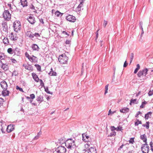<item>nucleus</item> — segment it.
<instances>
[{
  "instance_id": "f257e3e1",
  "label": "nucleus",
  "mask_w": 153,
  "mask_h": 153,
  "mask_svg": "<svg viewBox=\"0 0 153 153\" xmlns=\"http://www.w3.org/2000/svg\"><path fill=\"white\" fill-rule=\"evenodd\" d=\"M65 144L66 147L68 149H74L76 147L75 142L72 139L67 140L65 142Z\"/></svg>"
},
{
  "instance_id": "f03ea898",
  "label": "nucleus",
  "mask_w": 153,
  "mask_h": 153,
  "mask_svg": "<svg viewBox=\"0 0 153 153\" xmlns=\"http://www.w3.org/2000/svg\"><path fill=\"white\" fill-rule=\"evenodd\" d=\"M68 60V57L64 53L60 55L58 58L59 62L62 64H66Z\"/></svg>"
},
{
  "instance_id": "7ed1b4c3",
  "label": "nucleus",
  "mask_w": 153,
  "mask_h": 153,
  "mask_svg": "<svg viewBox=\"0 0 153 153\" xmlns=\"http://www.w3.org/2000/svg\"><path fill=\"white\" fill-rule=\"evenodd\" d=\"M141 149L143 153H149V148L147 143H144L142 145Z\"/></svg>"
},
{
  "instance_id": "20e7f679",
  "label": "nucleus",
  "mask_w": 153,
  "mask_h": 153,
  "mask_svg": "<svg viewBox=\"0 0 153 153\" xmlns=\"http://www.w3.org/2000/svg\"><path fill=\"white\" fill-rule=\"evenodd\" d=\"M13 27L14 30L16 32H18L20 30L21 27V25L20 22L16 21L14 22Z\"/></svg>"
},
{
  "instance_id": "39448f33",
  "label": "nucleus",
  "mask_w": 153,
  "mask_h": 153,
  "mask_svg": "<svg viewBox=\"0 0 153 153\" xmlns=\"http://www.w3.org/2000/svg\"><path fill=\"white\" fill-rule=\"evenodd\" d=\"M3 15L4 19L7 21H9L11 18V15L7 10L4 11L3 13Z\"/></svg>"
},
{
  "instance_id": "423d86ee",
  "label": "nucleus",
  "mask_w": 153,
  "mask_h": 153,
  "mask_svg": "<svg viewBox=\"0 0 153 153\" xmlns=\"http://www.w3.org/2000/svg\"><path fill=\"white\" fill-rule=\"evenodd\" d=\"M148 70L147 68H145L142 70L140 71L137 74V76L140 77L142 76H146Z\"/></svg>"
},
{
  "instance_id": "0eeeda50",
  "label": "nucleus",
  "mask_w": 153,
  "mask_h": 153,
  "mask_svg": "<svg viewBox=\"0 0 153 153\" xmlns=\"http://www.w3.org/2000/svg\"><path fill=\"white\" fill-rule=\"evenodd\" d=\"M66 19L70 22H74L76 21V18L73 15H69L66 17Z\"/></svg>"
},
{
  "instance_id": "6e6552de",
  "label": "nucleus",
  "mask_w": 153,
  "mask_h": 153,
  "mask_svg": "<svg viewBox=\"0 0 153 153\" xmlns=\"http://www.w3.org/2000/svg\"><path fill=\"white\" fill-rule=\"evenodd\" d=\"M57 150L58 153H65L66 150V148L62 146L58 147Z\"/></svg>"
},
{
  "instance_id": "1a4fd4ad",
  "label": "nucleus",
  "mask_w": 153,
  "mask_h": 153,
  "mask_svg": "<svg viewBox=\"0 0 153 153\" xmlns=\"http://www.w3.org/2000/svg\"><path fill=\"white\" fill-rule=\"evenodd\" d=\"M9 37V39L12 41H16L18 38V37L16 36V34L13 32H12L11 33Z\"/></svg>"
},
{
  "instance_id": "9d476101",
  "label": "nucleus",
  "mask_w": 153,
  "mask_h": 153,
  "mask_svg": "<svg viewBox=\"0 0 153 153\" xmlns=\"http://www.w3.org/2000/svg\"><path fill=\"white\" fill-rule=\"evenodd\" d=\"M0 85L3 89H7V82L4 80H3L1 82Z\"/></svg>"
},
{
  "instance_id": "9b49d317",
  "label": "nucleus",
  "mask_w": 153,
  "mask_h": 153,
  "mask_svg": "<svg viewBox=\"0 0 153 153\" xmlns=\"http://www.w3.org/2000/svg\"><path fill=\"white\" fill-rule=\"evenodd\" d=\"M8 7L9 8V10L12 12H13L16 11L17 8L16 6L13 5H12L10 3L7 4Z\"/></svg>"
},
{
  "instance_id": "f8f14e48",
  "label": "nucleus",
  "mask_w": 153,
  "mask_h": 153,
  "mask_svg": "<svg viewBox=\"0 0 153 153\" xmlns=\"http://www.w3.org/2000/svg\"><path fill=\"white\" fill-rule=\"evenodd\" d=\"M14 129V126L12 124H10L7 126V131L9 133L13 131Z\"/></svg>"
},
{
  "instance_id": "ddd939ff",
  "label": "nucleus",
  "mask_w": 153,
  "mask_h": 153,
  "mask_svg": "<svg viewBox=\"0 0 153 153\" xmlns=\"http://www.w3.org/2000/svg\"><path fill=\"white\" fill-rule=\"evenodd\" d=\"M3 90V91L1 92V94L4 97L8 96L10 93L9 91L7 90V89H4Z\"/></svg>"
},
{
  "instance_id": "4468645a",
  "label": "nucleus",
  "mask_w": 153,
  "mask_h": 153,
  "mask_svg": "<svg viewBox=\"0 0 153 153\" xmlns=\"http://www.w3.org/2000/svg\"><path fill=\"white\" fill-rule=\"evenodd\" d=\"M28 22L32 24H34L35 22V18L33 16H29V18L28 19Z\"/></svg>"
},
{
  "instance_id": "2eb2a0df",
  "label": "nucleus",
  "mask_w": 153,
  "mask_h": 153,
  "mask_svg": "<svg viewBox=\"0 0 153 153\" xmlns=\"http://www.w3.org/2000/svg\"><path fill=\"white\" fill-rule=\"evenodd\" d=\"M9 65L7 64L3 63L1 66V68L4 71H7L9 69Z\"/></svg>"
},
{
  "instance_id": "dca6fc26",
  "label": "nucleus",
  "mask_w": 153,
  "mask_h": 153,
  "mask_svg": "<svg viewBox=\"0 0 153 153\" xmlns=\"http://www.w3.org/2000/svg\"><path fill=\"white\" fill-rule=\"evenodd\" d=\"M23 66L25 67V69L29 71H32L33 70L32 67L30 65L26 64H24L23 65Z\"/></svg>"
},
{
  "instance_id": "f3484780",
  "label": "nucleus",
  "mask_w": 153,
  "mask_h": 153,
  "mask_svg": "<svg viewBox=\"0 0 153 153\" xmlns=\"http://www.w3.org/2000/svg\"><path fill=\"white\" fill-rule=\"evenodd\" d=\"M32 75L33 78L36 82H39V79L37 75L35 73H32Z\"/></svg>"
},
{
  "instance_id": "a211bd4d",
  "label": "nucleus",
  "mask_w": 153,
  "mask_h": 153,
  "mask_svg": "<svg viewBox=\"0 0 153 153\" xmlns=\"http://www.w3.org/2000/svg\"><path fill=\"white\" fill-rule=\"evenodd\" d=\"M140 139L142 140L145 143H147V138L146 135L145 134H143L141 135L140 136Z\"/></svg>"
},
{
  "instance_id": "6ab92c4d",
  "label": "nucleus",
  "mask_w": 153,
  "mask_h": 153,
  "mask_svg": "<svg viewBox=\"0 0 153 153\" xmlns=\"http://www.w3.org/2000/svg\"><path fill=\"white\" fill-rule=\"evenodd\" d=\"M91 144L90 142H88L85 145V149L84 150L85 151H86L87 150L88 151L89 147L90 146V145Z\"/></svg>"
},
{
  "instance_id": "aec40b11",
  "label": "nucleus",
  "mask_w": 153,
  "mask_h": 153,
  "mask_svg": "<svg viewBox=\"0 0 153 153\" xmlns=\"http://www.w3.org/2000/svg\"><path fill=\"white\" fill-rule=\"evenodd\" d=\"M88 153H97L96 149L94 147H91L88 151Z\"/></svg>"
},
{
  "instance_id": "412c9836",
  "label": "nucleus",
  "mask_w": 153,
  "mask_h": 153,
  "mask_svg": "<svg viewBox=\"0 0 153 153\" xmlns=\"http://www.w3.org/2000/svg\"><path fill=\"white\" fill-rule=\"evenodd\" d=\"M129 109L128 108L124 107L123 108L120 110V111L121 113H127L129 111Z\"/></svg>"
},
{
  "instance_id": "4be33fe9",
  "label": "nucleus",
  "mask_w": 153,
  "mask_h": 153,
  "mask_svg": "<svg viewBox=\"0 0 153 153\" xmlns=\"http://www.w3.org/2000/svg\"><path fill=\"white\" fill-rule=\"evenodd\" d=\"M27 36L30 38H33V34L30 31H28L26 33Z\"/></svg>"
},
{
  "instance_id": "5701e85b",
  "label": "nucleus",
  "mask_w": 153,
  "mask_h": 153,
  "mask_svg": "<svg viewBox=\"0 0 153 153\" xmlns=\"http://www.w3.org/2000/svg\"><path fill=\"white\" fill-rule=\"evenodd\" d=\"M21 3L23 7L27 6V0H21Z\"/></svg>"
},
{
  "instance_id": "b1692460",
  "label": "nucleus",
  "mask_w": 153,
  "mask_h": 153,
  "mask_svg": "<svg viewBox=\"0 0 153 153\" xmlns=\"http://www.w3.org/2000/svg\"><path fill=\"white\" fill-rule=\"evenodd\" d=\"M32 48L33 51H38L39 48L38 46L35 44H33L32 45Z\"/></svg>"
},
{
  "instance_id": "393cba45",
  "label": "nucleus",
  "mask_w": 153,
  "mask_h": 153,
  "mask_svg": "<svg viewBox=\"0 0 153 153\" xmlns=\"http://www.w3.org/2000/svg\"><path fill=\"white\" fill-rule=\"evenodd\" d=\"M29 58L30 59H29V60L32 62H36V61L37 57L33 56H31Z\"/></svg>"
},
{
  "instance_id": "a878e982",
  "label": "nucleus",
  "mask_w": 153,
  "mask_h": 153,
  "mask_svg": "<svg viewBox=\"0 0 153 153\" xmlns=\"http://www.w3.org/2000/svg\"><path fill=\"white\" fill-rule=\"evenodd\" d=\"M152 114V112L150 111L146 114L145 116V118L146 119H148L149 117H150L151 116Z\"/></svg>"
},
{
  "instance_id": "bb28decb",
  "label": "nucleus",
  "mask_w": 153,
  "mask_h": 153,
  "mask_svg": "<svg viewBox=\"0 0 153 153\" xmlns=\"http://www.w3.org/2000/svg\"><path fill=\"white\" fill-rule=\"evenodd\" d=\"M49 74L50 76H56L57 75V74L56 72H54L52 68H51V71L49 73Z\"/></svg>"
},
{
  "instance_id": "cd10ccee",
  "label": "nucleus",
  "mask_w": 153,
  "mask_h": 153,
  "mask_svg": "<svg viewBox=\"0 0 153 153\" xmlns=\"http://www.w3.org/2000/svg\"><path fill=\"white\" fill-rule=\"evenodd\" d=\"M5 58V56L4 54L2 53H0V59L1 60L4 59Z\"/></svg>"
},
{
  "instance_id": "c85d7f7f",
  "label": "nucleus",
  "mask_w": 153,
  "mask_h": 153,
  "mask_svg": "<svg viewBox=\"0 0 153 153\" xmlns=\"http://www.w3.org/2000/svg\"><path fill=\"white\" fill-rule=\"evenodd\" d=\"M62 14H63V13H60V12H59L58 11H57L55 13V15L57 17H59L60 16H62Z\"/></svg>"
},
{
  "instance_id": "c756f323",
  "label": "nucleus",
  "mask_w": 153,
  "mask_h": 153,
  "mask_svg": "<svg viewBox=\"0 0 153 153\" xmlns=\"http://www.w3.org/2000/svg\"><path fill=\"white\" fill-rule=\"evenodd\" d=\"M147 103V102L146 101H144L142 102L141 105H140V107L141 108H143L145 107V105Z\"/></svg>"
},
{
  "instance_id": "7c9ffc66",
  "label": "nucleus",
  "mask_w": 153,
  "mask_h": 153,
  "mask_svg": "<svg viewBox=\"0 0 153 153\" xmlns=\"http://www.w3.org/2000/svg\"><path fill=\"white\" fill-rule=\"evenodd\" d=\"M140 69V65L139 64H137V68L135 69V70H134V73L136 74Z\"/></svg>"
},
{
  "instance_id": "2f4dec72",
  "label": "nucleus",
  "mask_w": 153,
  "mask_h": 153,
  "mask_svg": "<svg viewBox=\"0 0 153 153\" xmlns=\"http://www.w3.org/2000/svg\"><path fill=\"white\" fill-rule=\"evenodd\" d=\"M3 42L5 44H8L9 43L8 39L7 38H4L3 39Z\"/></svg>"
},
{
  "instance_id": "473e14b6",
  "label": "nucleus",
  "mask_w": 153,
  "mask_h": 153,
  "mask_svg": "<svg viewBox=\"0 0 153 153\" xmlns=\"http://www.w3.org/2000/svg\"><path fill=\"white\" fill-rule=\"evenodd\" d=\"M85 137L87 139H88L89 138V137L87 135H84L83 134H82L83 140L85 142H87V141L85 139Z\"/></svg>"
},
{
  "instance_id": "72a5a7b5",
  "label": "nucleus",
  "mask_w": 153,
  "mask_h": 153,
  "mask_svg": "<svg viewBox=\"0 0 153 153\" xmlns=\"http://www.w3.org/2000/svg\"><path fill=\"white\" fill-rule=\"evenodd\" d=\"M134 138H131L130 139V140H129L128 142L130 143L133 144L134 142Z\"/></svg>"
},
{
  "instance_id": "f704fd0d",
  "label": "nucleus",
  "mask_w": 153,
  "mask_h": 153,
  "mask_svg": "<svg viewBox=\"0 0 153 153\" xmlns=\"http://www.w3.org/2000/svg\"><path fill=\"white\" fill-rule=\"evenodd\" d=\"M41 132H39L38 133L37 135L34 138V139L36 140H37L39 138V136H40V135H41Z\"/></svg>"
},
{
  "instance_id": "c9c22d12",
  "label": "nucleus",
  "mask_w": 153,
  "mask_h": 153,
  "mask_svg": "<svg viewBox=\"0 0 153 153\" xmlns=\"http://www.w3.org/2000/svg\"><path fill=\"white\" fill-rule=\"evenodd\" d=\"M34 36H35L37 38H39L40 37V35L38 33H36L34 34H33V37Z\"/></svg>"
},
{
  "instance_id": "e433bc0d",
  "label": "nucleus",
  "mask_w": 153,
  "mask_h": 153,
  "mask_svg": "<svg viewBox=\"0 0 153 153\" xmlns=\"http://www.w3.org/2000/svg\"><path fill=\"white\" fill-rule=\"evenodd\" d=\"M116 112V111H114L112 112L111 110V109L109 110L108 111V115H112V114H114V113Z\"/></svg>"
},
{
  "instance_id": "4c0bfd02",
  "label": "nucleus",
  "mask_w": 153,
  "mask_h": 153,
  "mask_svg": "<svg viewBox=\"0 0 153 153\" xmlns=\"http://www.w3.org/2000/svg\"><path fill=\"white\" fill-rule=\"evenodd\" d=\"M149 145L151 147V150L153 152V143L152 141L150 142Z\"/></svg>"
},
{
  "instance_id": "58836bf2",
  "label": "nucleus",
  "mask_w": 153,
  "mask_h": 153,
  "mask_svg": "<svg viewBox=\"0 0 153 153\" xmlns=\"http://www.w3.org/2000/svg\"><path fill=\"white\" fill-rule=\"evenodd\" d=\"M141 124V121H139L138 120H137V121L135 123V126H137L139 124Z\"/></svg>"
},
{
  "instance_id": "ea45409f",
  "label": "nucleus",
  "mask_w": 153,
  "mask_h": 153,
  "mask_svg": "<svg viewBox=\"0 0 153 153\" xmlns=\"http://www.w3.org/2000/svg\"><path fill=\"white\" fill-rule=\"evenodd\" d=\"M35 67L36 68L37 70L39 71H40L41 70V66L38 65H35Z\"/></svg>"
},
{
  "instance_id": "a19ab883",
  "label": "nucleus",
  "mask_w": 153,
  "mask_h": 153,
  "mask_svg": "<svg viewBox=\"0 0 153 153\" xmlns=\"http://www.w3.org/2000/svg\"><path fill=\"white\" fill-rule=\"evenodd\" d=\"M16 88L17 90H19L20 91H21V92H24L22 89V88H20L19 87L18 85L16 86Z\"/></svg>"
},
{
  "instance_id": "79ce46f5",
  "label": "nucleus",
  "mask_w": 153,
  "mask_h": 153,
  "mask_svg": "<svg viewBox=\"0 0 153 153\" xmlns=\"http://www.w3.org/2000/svg\"><path fill=\"white\" fill-rule=\"evenodd\" d=\"M123 130V129L122 127L121 126H119L117 127V131H122Z\"/></svg>"
},
{
  "instance_id": "37998d69",
  "label": "nucleus",
  "mask_w": 153,
  "mask_h": 153,
  "mask_svg": "<svg viewBox=\"0 0 153 153\" xmlns=\"http://www.w3.org/2000/svg\"><path fill=\"white\" fill-rule=\"evenodd\" d=\"M149 122H146L145 125H144V126H146L147 129H148L149 128Z\"/></svg>"
},
{
  "instance_id": "c03bdc74",
  "label": "nucleus",
  "mask_w": 153,
  "mask_h": 153,
  "mask_svg": "<svg viewBox=\"0 0 153 153\" xmlns=\"http://www.w3.org/2000/svg\"><path fill=\"white\" fill-rule=\"evenodd\" d=\"M148 94L149 96H151L153 94V89H150L149 91Z\"/></svg>"
},
{
  "instance_id": "a18cd8bd",
  "label": "nucleus",
  "mask_w": 153,
  "mask_h": 153,
  "mask_svg": "<svg viewBox=\"0 0 153 153\" xmlns=\"http://www.w3.org/2000/svg\"><path fill=\"white\" fill-rule=\"evenodd\" d=\"M108 84L107 85H106L105 86V94H106L108 92Z\"/></svg>"
},
{
  "instance_id": "49530a36",
  "label": "nucleus",
  "mask_w": 153,
  "mask_h": 153,
  "mask_svg": "<svg viewBox=\"0 0 153 153\" xmlns=\"http://www.w3.org/2000/svg\"><path fill=\"white\" fill-rule=\"evenodd\" d=\"M136 100H137L136 99L131 100L130 101V104L131 105V103H134L136 102Z\"/></svg>"
},
{
  "instance_id": "de8ad7c7",
  "label": "nucleus",
  "mask_w": 153,
  "mask_h": 153,
  "mask_svg": "<svg viewBox=\"0 0 153 153\" xmlns=\"http://www.w3.org/2000/svg\"><path fill=\"white\" fill-rule=\"evenodd\" d=\"M116 134V133L114 131H112V132H111L110 134V136L112 137L113 136H114Z\"/></svg>"
},
{
  "instance_id": "09e8293b",
  "label": "nucleus",
  "mask_w": 153,
  "mask_h": 153,
  "mask_svg": "<svg viewBox=\"0 0 153 153\" xmlns=\"http://www.w3.org/2000/svg\"><path fill=\"white\" fill-rule=\"evenodd\" d=\"M111 129L112 131H114L115 130H117V128H115L114 126H111Z\"/></svg>"
},
{
  "instance_id": "8fccbe9b",
  "label": "nucleus",
  "mask_w": 153,
  "mask_h": 153,
  "mask_svg": "<svg viewBox=\"0 0 153 153\" xmlns=\"http://www.w3.org/2000/svg\"><path fill=\"white\" fill-rule=\"evenodd\" d=\"M84 1H81L80 2V4L78 6V8H80L82 6V3H83Z\"/></svg>"
},
{
  "instance_id": "3c124183",
  "label": "nucleus",
  "mask_w": 153,
  "mask_h": 153,
  "mask_svg": "<svg viewBox=\"0 0 153 153\" xmlns=\"http://www.w3.org/2000/svg\"><path fill=\"white\" fill-rule=\"evenodd\" d=\"M39 81L40 82V85H41L42 86H43L44 85V82H43L42 80L41 79H39Z\"/></svg>"
},
{
  "instance_id": "603ef678",
  "label": "nucleus",
  "mask_w": 153,
  "mask_h": 153,
  "mask_svg": "<svg viewBox=\"0 0 153 153\" xmlns=\"http://www.w3.org/2000/svg\"><path fill=\"white\" fill-rule=\"evenodd\" d=\"M12 50L11 48H9L7 49V52L8 53L11 54L12 53Z\"/></svg>"
},
{
  "instance_id": "864d4df0",
  "label": "nucleus",
  "mask_w": 153,
  "mask_h": 153,
  "mask_svg": "<svg viewBox=\"0 0 153 153\" xmlns=\"http://www.w3.org/2000/svg\"><path fill=\"white\" fill-rule=\"evenodd\" d=\"M134 54L133 53H131V55L130 63H131V62L132 61L133 59V58H134Z\"/></svg>"
},
{
  "instance_id": "5fc2aeb1",
  "label": "nucleus",
  "mask_w": 153,
  "mask_h": 153,
  "mask_svg": "<svg viewBox=\"0 0 153 153\" xmlns=\"http://www.w3.org/2000/svg\"><path fill=\"white\" fill-rule=\"evenodd\" d=\"M107 24V21L104 20V23H103V26L104 27H105Z\"/></svg>"
},
{
  "instance_id": "6e6d98bb",
  "label": "nucleus",
  "mask_w": 153,
  "mask_h": 153,
  "mask_svg": "<svg viewBox=\"0 0 153 153\" xmlns=\"http://www.w3.org/2000/svg\"><path fill=\"white\" fill-rule=\"evenodd\" d=\"M25 55L27 57L28 59H29L30 58V57L31 56L29 55V54L27 53H25Z\"/></svg>"
},
{
  "instance_id": "4d7b16f0",
  "label": "nucleus",
  "mask_w": 153,
  "mask_h": 153,
  "mask_svg": "<svg viewBox=\"0 0 153 153\" xmlns=\"http://www.w3.org/2000/svg\"><path fill=\"white\" fill-rule=\"evenodd\" d=\"M4 102V99L0 97V105L3 103V102Z\"/></svg>"
},
{
  "instance_id": "13d9d810",
  "label": "nucleus",
  "mask_w": 153,
  "mask_h": 153,
  "mask_svg": "<svg viewBox=\"0 0 153 153\" xmlns=\"http://www.w3.org/2000/svg\"><path fill=\"white\" fill-rule=\"evenodd\" d=\"M30 97L31 99H33L35 98V96L34 94H32L30 95Z\"/></svg>"
},
{
  "instance_id": "bf43d9fd",
  "label": "nucleus",
  "mask_w": 153,
  "mask_h": 153,
  "mask_svg": "<svg viewBox=\"0 0 153 153\" xmlns=\"http://www.w3.org/2000/svg\"><path fill=\"white\" fill-rule=\"evenodd\" d=\"M12 62L13 63H15L17 62L16 60L14 59H11Z\"/></svg>"
},
{
  "instance_id": "052dcab7",
  "label": "nucleus",
  "mask_w": 153,
  "mask_h": 153,
  "mask_svg": "<svg viewBox=\"0 0 153 153\" xmlns=\"http://www.w3.org/2000/svg\"><path fill=\"white\" fill-rule=\"evenodd\" d=\"M7 25V23H6V22H3L2 24L3 27H5V26H6Z\"/></svg>"
},
{
  "instance_id": "680f3d73",
  "label": "nucleus",
  "mask_w": 153,
  "mask_h": 153,
  "mask_svg": "<svg viewBox=\"0 0 153 153\" xmlns=\"http://www.w3.org/2000/svg\"><path fill=\"white\" fill-rule=\"evenodd\" d=\"M127 65H128V64L126 63V61L124 63V64L123 65V67H126L127 66Z\"/></svg>"
},
{
  "instance_id": "e2e57ef3",
  "label": "nucleus",
  "mask_w": 153,
  "mask_h": 153,
  "mask_svg": "<svg viewBox=\"0 0 153 153\" xmlns=\"http://www.w3.org/2000/svg\"><path fill=\"white\" fill-rule=\"evenodd\" d=\"M70 42H71L69 40H67L65 42V43L67 44H70Z\"/></svg>"
},
{
  "instance_id": "0e129e2a",
  "label": "nucleus",
  "mask_w": 153,
  "mask_h": 153,
  "mask_svg": "<svg viewBox=\"0 0 153 153\" xmlns=\"http://www.w3.org/2000/svg\"><path fill=\"white\" fill-rule=\"evenodd\" d=\"M99 31V30H97V32H96V38L97 39L98 38V31Z\"/></svg>"
},
{
  "instance_id": "69168bd1",
  "label": "nucleus",
  "mask_w": 153,
  "mask_h": 153,
  "mask_svg": "<svg viewBox=\"0 0 153 153\" xmlns=\"http://www.w3.org/2000/svg\"><path fill=\"white\" fill-rule=\"evenodd\" d=\"M140 113V111H139L138 112V113L136 114V115L135 117H138V115H139V114Z\"/></svg>"
},
{
  "instance_id": "338daca9",
  "label": "nucleus",
  "mask_w": 153,
  "mask_h": 153,
  "mask_svg": "<svg viewBox=\"0 0 153 153\" xmlns=\"http://www.w3.org/2000/svg\"><path fill=\"white\" fill-rule=\"evenodd\" d=\"M45 91L47 93H49V92H48V88H45Z\"/></svg>"
},
{
  "instance_id": "774afa93",
  "label": "nucleus",
  "mask_w": 153,
  "mask_h": 153,
  "mask_svg": "<svg viewBox=\"0 0 153 153\" xmlns=\"http://www.w3.org/2000/svg\"><path fill=\"white\" fill-rule=\"evenodd\" d=\"M124 146V145L123 144L121 146H120L119 147V149H122L123 146Z\"/></svg>"
}]
</instances>
